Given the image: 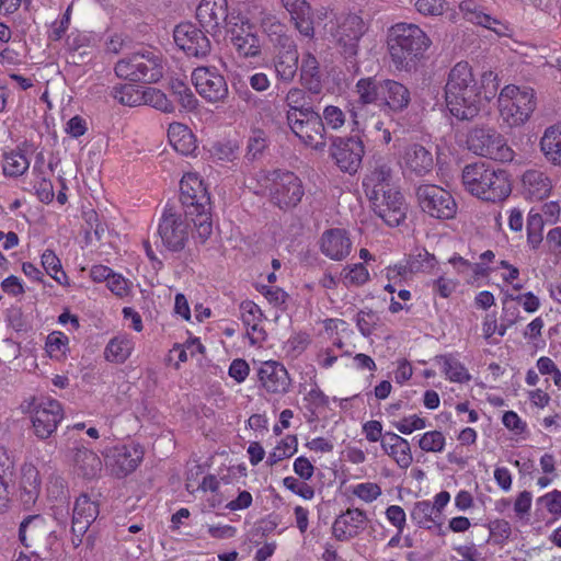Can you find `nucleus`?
Masks as SVG:
<instances>
[{"mask_svg": "<svg viewBox=\"0 0 561 561\" xmlns=\"http://www.w3.org/2000/svg\"><path fill=\"white\" fill-rule=\"evenodd\" d=\"M365 33V25L358 15H348L337 30V43L345 57H354L358 51V42Z\"/></svg>", "mask_w": 561, "mask_h": 561, "instance_id": "obj_22", "label": "nucleus"}, {"mask_svg": "<svg viewBox=\"0 0 561 561\" xmlns=\"http://www.w3.org/2000/svg\"><path fill=\"white\" fill-rule=\"evenodd\" d=\"M525 194L533 199L541 201L550 194L551 181L539 170H527L522 178Z\"/></svg>", "mask_w": 561, "mask_h": 561, "instance_id": "obj_35", "label": "nucleus"}, {"mask_svg": "<svg viewBox=\"0 0 561 561\" xmlns=\"http://www.w3.org/2000/svg\"><path fill=\"white\" fill-rule=\"evenodd\" d=\"M411 103V92L403 83L383 79L381 108L390 113H401Z\"/></svg>", "mask_w": 561, "mask_h": 561, "instance_id": "obj_25", "label": "nucleus"}, {"mask_svg": "<svg viewBox=\"0 0 561 561\" xmlns=\"http://www.w3.org/2000/svg\"><path fill=\"white\" fill-rule=\"evenodd\" d=\"M369 518L360 508H347L332 524V536L339 541H350L364 533Z\"/></svg>", "mask_w": 561, "mask_h": 561, "instance_id": "obj_19", "label": "nucleus"}, {"mask_svg": "<svg viewBox=\"0 0 561 561\" xmlns=\"http://www.w3.org/2000/svg\"><path fill=\"white\" fill-rule=\"evenodd\" d=\"M231 43L240 57L252 58L261 54V44L252 27L230 31Z\"/></svg>", "mask_w": 561, "mask_h": 561, "instance_id": "obj_32", "label": "nucleus"}, {"mask_svg": "<svg viewBox=\"0 0 561 561\" xmlns=\"http://www.w3.org/2000/svg\"><path fill=\"white\" fill-rule=\"evenodd\" d=\"M114 70L118 78L130 82L156 83L163 77V57L157 50L144 48L119 59Z\"/></svg>", "mask_w": 561, "mask_h": 561, "instance_id": "obj_4", "label": "nucleus"}, {"mask_svg": "<svg viewBox=\"0 0 561 561\" xmlns=\"http://www.w3.org/2000/svg\"><path fill=\"white\" fill-rule=\"evenodd\" d=\"M171 90L175 100L182 105L183 108L188 111L196 108L198 101L192 90L183 81H172Z\"/></svg>", "mask_w": 561, "mask_h": 561, "instance_id": "obj_52", "label": "nucleus"}, {"mask_svg": "<svg viewBox=\"0 0 561 561\" xmlns=\"http://www.w3.org/2000/svg\"><path fill=\"white\" fill-rule=\"evenodd\" d=\"M75 471L84 479H94L100 476L103 462L101 458L88 448H77L73 454Z\"/></svg>", "mask_w": 561, "mask_h": 561, "instance_id": "obj_33", "label": "nucleus"}, {"mask_svg": "<svg viewBox=\"0 0 561 561\" xmlns=\"http://www.w3.org/2000/svg\"><path fill=\"white\" fill-rule=\"evenodd\" d=\"M144 453L137 446L116 447L108 458V466L116 476L123 477L133 472L142 459Z\"/></svg>", "mask_w": 561, "mask_h": 561, "instance_id": "obj_27", "label": "nucleus"}, {"mask_svg": "<svg viewBox=\"0 0 561 561\" xmlns=\"http://www.w3.org/2000/svg\"><path fill=\"white\" fill-rule=\"evenodd\" d=\"M445 436L439 431H430L424 433L420 440L419 446L426 453H440L445 447Z\"/></svg>", "mask_w": 561, "mask_h": 561, "instance_id": "obj_55", "label": "nucleus"}, {"mask_svg": "<svg viewBox=\"0 0 561 561\" xmlns=\"http://www.w3.org/2000/svg\"><path fill=\"white\" fill-rule=\"evenodd\" d=\"M41 492V479L38 470L31 463H26L21 469L20 499L24 506L30 507L35 504Z\"/></svg>", "mask_w": 561, "mask_h": 561, "instance_id": "obj_31", "label": "nucleus"}, {"mask_svg": "<svg viewBox=\"0 0 561 561\" xmlns=\"http://www.w3.org/2000/svg\"><path fill=\"white\" fill-rule=\"evenodd\" d=\"M41 263L46 273L53 277L58 284L64 285L67 283L68 277L62 271L59 257L53 250H45L41 257Z\"/></svg>", "mask_w": 561, "mask_h": 561, "instance_id": "obj_47", "label": "nucleus"}, {"mask_svg": "<svg viewBox=\"0 0 561 561\" xmlns=\"http://www.w3.org/2000/svg\"><path fill=\"white\" fill-rule=\"evenodd\" d=\"M298 440L295 435H287L267 457V465L274 466L297 451Z\"/></svg>", "mask_w": 561, "mask_h": 561, "instance_id": "obj_48", "label": "nucleus"}, {"mask_svg": "<svg viewBox=\"0 0 561 561\" xmlns=\"http://www.w3.org/2000/svg\"><path fill=\"white\" fill-rule=\"evenodd\" d=\"M467 147L474 154L494 161L510 162L514 158V151L506 139L492 127L472 128L467 137Z\"/></svg>", "mask_w": 561, "mask_h": 561, "instance_id": "obj_6", "label": "nucleus"}, {"mask_svg": "<svg viewBox=\"0 0 561 561\" xmlns=\"http://www.w3.org/2000/svg\"><path fill=\"white\" fill-rule=\"evenodd\" d=\"M410 517L417 527L424 529H432L436 525V519L439 517L432 506L430 501H419L414 503Z\"/></svg>", "mask_w": 561, "mask_h": 561, "instance_id": "obj_43", "label": "nucleus"}, {"mask_svg": "<svg viewBox=\"0 0 561 561\" xmlns=\"http://www.w3.org/2000/svg\"><path fill=\"white\" fill-rule=\"evenodd\" d=\"M539 146L545 159L550 164L561 168V125L547 127Z\"/></svg>", "mask_w": 561, "mask_h": 561, "instance_id": "obj_34", "label": "nucleus"}, {"mask_svg": "<svg viewBox=\"0 0 561 561\" xmlns=\"http://www.w3.org/2000/svg\"><path fill=\"white\" fill-rule=\"evenodd\" d=\"M546 244L550 253L561 259V227L549 230L546 237Z\"/></svg>", "mask_w": 561, "mask_h": 561, "instance_id": "obj_64", "label": "nucleus"}, {"mask_svg": "<svg viewBox=\"0 0 561 561\" xmlns=\"http://www.w3.org/2000/svg\"><path fill=\"white\" fill-rule=\"evenodd\" d=\"M369 279V273L362 263L347 265L341 272V280L344 286H362Z\"/></svg>", "mask_w": 561, "mask_h": 561, "instance_id": "obj_49", "label": "nucleus"}, {"mask_svg": "<svg viewBox=\"0 0 561 561\" xmlns=\"http://www.w3.org/2000/svg\"><path fill=\"white\" fill-rule=\"evenodd\" d=\"M373 211L388 226L398 227L407 217V204L398 190L368 197Z\"/></svg>", "mask_w": 561, "mask_h": 561, "instance_id": "obj_13", "label": "nucleus"}, {"mask_svg": "<svg viewBox=\"0 0 561 561\" xmlns=\"http://www.w3.org/2000/svg\"><path fill=\"white\" fill-rule=\"evenodd\" d=\"M320 115L325 129L329 128L332 130H339L344 126L346 122L345 113L342 108L335 105L325 106L322 114Z\"/></svg>", "mask_w": 561, "mask_h": 561, "instance_id": "obj_54", "label": "nucleus"}, {"mask_svg": "<svg viewBox=\"0 0 561 561\" xmlns=\"http://www.w3.org/2000/svg\"><path fill=\"white\" fill-rule=\"evenodd\" d=\"M168 138L172 147L182 154H187L195 148L193 134L184 124H170Z\"/></svg>", "mask_w": 561, "mask_h": 561, "instance_id": "obj_40", "label": "nucleus"}, {"mask_svg": "<svg viewBox=\"0 0 561 561\" xmlns=\"http://www.w3.org/2000/svg\"><path fill=\"white\" fill-rule=\"evenodd\" d=\"M131 351V340L126 336H116L107 343L104 350V357L108 362L122 364L130 356Z\"/></svg>", "mask_w": 561, "mask_h": 561, "instance_id": "obj_42", "label": "nucleus"}, {"mask_svg": "<svg viewBox=\"0 0 561 561\" xmlns=\"http://www.w3.org/2000/svg\"><path fill=\"white\" fill-rule=\"evenodd\" d=\"M227 0H202L196 9V19L213 36L219 34L227 19Z\"/></svg>", "mask_w": 561, "mask_h": 561, "instance_id": "obj_20", "label": "nucleus"}, {"mask_svg": "<svg viewBox=\"0 0 561 561\" xmlns=\"http://www.w3.org/2000/svg\"><path fill=\"white\" fill-rule=\"evenodd\" d=\"M240 309L241 319L245 325L261 322L263 313L259 306L253 301H243Z\"/></svg>", "mask_w": 561, "mask_h": 561, "instance_id": "obj_62", "label": "nucleus"}, {"mask_svg": "<svg viewBox=\"0 0 561 561\" xmlns=\"http://www.w3.org/2000/svg\"><path fill=\"white\" fill-rule=\"evenodd\" d=\"M383 80H377L375 77L362 78L356 83L358 103L362 105L382 103Z\"/></svg>", "mask_w": 561, "mask_h": 561, "instance_id": "obj_38", "label": "nucleus"}, {"mask_svg": "<svg viewBox=\"0 0 561 561\" xmlns=\"http://www.w3.org/2000/svg\"><path fill=\"white\" fill-rule=\"evenodd\" d=\"M365 147L359 136L335 137L331 146V156L343 172L355 173L360 167Z\"/></svg>", "mask_w": 561, "mask_h": 561, "instance_id": "obj_15", "label": "nucleus"}, {"mask_svg": "<svg viewBox=\"0 0 561 561\" xmlns=\"http://www.w3.org/2000/svg\"><path fill=\"white\" fill-rule=\"evenodd\" d=\"M259 388L271 396H284L290 391L291 378L286 367L277 360H266L256 369Z\"/></svg>", "mask_w": 561, "mask_h": 561, "instance_id": "obj_14", "label": "nucleus"}, {"mask_svg": "<svg viewBox=\"0 0 561 561\" xmlns=\"http://www.w3.org/2000/svg\"><path fill=\"white\" fill-rule=\"evenodd\" d=\"M459 10L468 22L492 30L497 35H505L508 31V27L501 21L484 13L474 0L461 1Z\"/></svg>", "mask_w": 561, "mask_h": 561, "instance_id": "obj_29", "label": "nucleus"}, {"mask_svg": "<svg viewBox=\"0 0 561 561\" xmlns=\"http://www.w3.org/2000/svg\"><path fill=\"white\" fill-rule=\"evenodd\" d=\"M213 154L220 161H233L238 158L239 146L236 141L232 140L218 142L213 148Z\"/></svg>", "mask_w": 561, "mask_h": 561, "instance_id": "obj_60", "label": "nucleus"}, {"mask_svg": "<svg viewBox=\"0 0 561 561\" xmlns=\"http://www.w3.org/2000/svg\"><path fill=\"white\" fill-rule=\"evenodd\" d=\"M436 259L427 251L417 254L416 260H412L408 265L397 264L387 268V278L394 284L404 278L409 273L417 272L423 268H433Z\"/></svg>", "mask_w": 561, "mask_h": 561, "instance_id": "obj_36", "label": "nucleus"}, {"mask_svg": "<svg viewBox=\"0 0 561 561\" xmlns=\"http://www.w3.org/2000/svg\"><path fill=\"white\" fill-rule=\"evenodd\" d=\"M376 319L377 317L373 311L360 310L357 313L356 324L364 336H369L373 333Z\"/></svg>", "mask_w": 561, "mask_h": 561, "instance_id": "obj_63", "label": "nucleus"}, {"mask_svg": "<svg viewBox=\"0 0 561 561\" xmlns=\"http://www.w3.org/2000/svg\"><path fill=\"white\" fill-rule=\"evenodd\" d=\"M527 242L533 249H537L542 242L543 219L538 213H529L527 217Z\"/></svg>", "mask_w": 561, "mask_h": 561, "instance_id": "obj_53", "label": "nucleus"}, {"mask_svg": "<svg viewBox=\"0 0 561 561\" xmlns=\"http://www.w3.org/2000/svg\"><path fill=\"white\" fill-rule=\"evenodd\" d=\"M173 38L176 46L188 57L205 58L211 50L209 38L191 22L176 25Z\"/></svg>", "mask_w": 561, "mask_h": 561, "instance_id": "obj_16", "label": "nucleus"}, {"mask_svg": "<svg viewBox=\"0 0 561 561\" xmlns=\"http://www.w3.org/2000/svg\"><path fill=\"white\" fill-rule=\"evenodd\" d=\"M142 104L150 105L164 113H171L174 110L172 102L162 91L150 87L142 90Z\"/></svg>", "mask_w": 561, "mask_h": 561, "instance_id": "obj_50", "label": "nucleus"}, {"mask_svg": "<svg viewBox=\"0 0 561 561\" xmlns=\"http://www.w3.org/2000/svg\"><path fill=\"white\" fill-rule=\"evenodd\" d=\"M462 183L471 195L485 202H502L512 192L508 173L485 162L466 165Z\"/></svg>", "mask_w": 561, "mask_h": 561, "instance_id": "obj_3", "label": "nucleus"}, {"mask_svg": "<svg viewBox=\"0 0 561 561\" xmlns=\"http://www.w3.org/2000/svg\"><path fill=\"white\" fill-rule=\"evenodd\" d=\"M298 51L276 53L274 56L276 77L285 83H290L298 71Z\"/></svg>", "mask_w": 561, "mask_h": 561, "instance_id": "obj_39", "label": "nucleus"}, {"mask_svg": "<svg viewBox=\"0 0 561 561\" xmlns=\"http://www.w3.org/2000/svg\"><path fill=\"white\" fill-rule=\"evenodd\" d=\"M266 148V138L262 130H254L248 140L245 159L254 161L260 158Z\"/></svg>", "mask_w": 561, "mask_h": 561, "instance_id": "obj_56", "label": "nucleus"}, {"mask_svg": "<svg viewBox=\"0 0 561 561\" xmlns=\"http://www.w3.org/2000/svg\"><path fill=\"white\" fill-rule=\"evenodd\" d=\"M158 233L162 244L168 250L180 252L185 248L188 240L190 225L174 207L167 206L159 222Z\"/></svg>", "mask_w": 561, "mask_h": 561, "instance_id": "obj_12", "label": "nucleus"}, {"mask_svg": "<svg viewBox=\"0 0 561 561\" xmlns=\"http://www.w3.org/2000/svg\"><path fill=\"white\" fill-rule=\"evenodd\" d=\"M353 494L366 503H371L381 495V488L377 483L363 482L353 488Z\"/></svg>", "mask_w": 561, "mask_h": 561, "instance_id": "obj_59", "label": "nucleus"}, {"mask_svg": "<svg viewBox=\"0 0 561 561\" xmlns=\"http://www.w3.org/2000/svg\"><path fill=\"white\" fill-rule=\"evenodd\" d=\"M271 202L280 209L296 207L305 195L301 180L293 172L274 171L268 187Z\"/></svg>", "mask_w": 561, "mask_h": 561, "instance_id": "obj_11", "label": "nucleus"}, {"mask_svg": "<svg viewBox=\"0 0 561 561\" xmlns=\"http://www.w3.org/2000/svg\"><path fill=\"white\" fill-rule=\"evenodd\" d=\"M195 226L194 238L205 243L213 233V222L209 210L196 211L191 216Z\"/></svg>", "mask_w": 561, "mask_h": 561, "instance_id": "obj_51", "label": "nucleus"}, {"mask_svg": "<svg viewBox=\"0 0 561 561\" xmlns=\"http://www.w3.org/2000/svg\"><path fill=\"white\" fill-rule=\"evenodd\" d=\"M285 104L287 106L286 118L300 115L305 110L313 108L308 102V96L302 89L291 88L285 96Z\"/></svg>", "mask_w": 561, "mask_h": 561, "instance_id": "obj_44", "label": "nucleus"}, {"mask_svg": "<svg viewBox=\"0 0 561 561\" xmlns=\"http://www.w3.org/2000/svg\"><path fill=\"white\" fill-rule=\"evenodd\" d=\"M320 250L323 255L333 261L344 260L352 250L347 231L341 228L325 230L320 238Z\"/></svg>", "mask_w": 561, "mask_h": 561, "instance_id": "obj_21", "label": "nucleus"}, {"mask_svg": "<svg viewBox=\"0 0 561 561\" xmlns=\"http://www.w3.org/2000/svg\"><path fill=\"white\" fill-rule=\"evenodd\" d=\"M33 431L39 439L49 438L64 419L61 403L51 398H33L26 405Z\"/></svg>", "mask_w": 561, "mask_h": 561, "instance_id": "obj_7", "label": "nucleus"}, {"mask_svg": "<svg viewBox=\"0 0 561 561\" xmlns=\"http://www.w3.org/2000/svg\"><path fill=\"white\" fill-rule=\"evenodd\" d=\"M392 176L393 172L390 163L382 159L376 160L374 168L366 174L363 181L367 197L396 190L391 184Z\"/></svg>", "mask_w": 561, "mask_h": 561, "instance_id": "obj_24", "label": "nucleus"}, {"mask_svg": "<svg viewBox=\"0 0 561 561\" xmlns=\"http://www.w3.org/2000/svg\"><path fill=\"white\" fill-rule=\"evenodd\" d=\"M300 82L312 94H319L322 91L319 62L311 53L304 55L300 67Z\"/></svg>", "mask_w": 561, "mask_h": 561, "instance_id": "obj_37", "label": "nucleus"}, {"mask_svg": "<svg viewBox=\"0 0 561 561\" xmlns=\"http://www.w3.org/2000/svg\"><path fill=\"white\" fill-rule=\"evenodd\" d=\"M99 513V504L89 495L81 494L75 502L71 529L78 534H85Z\"/></svg>", "mask_w": 561, "mask_h": 561, "instance_id": "obj_28", "label": "nucleus"}, {"mask_svg": "<svg viewBox=\"0 0 561 561\" xmlns=\"http://www.w3.org/2000/svg\"><path fill=\"white\" fill-rule=\"evenodd\" d=\"M112 96L123 105H142V90L134 84H119L113 88Z\"/></svg>", "mask_w": 561, "mask_h": 561, "instance_id": "obj_45", "label": "nucleus"}, {"mask_svg": "<svg viewBox=\"0 0 561 561\" xmlns=\"http://www.w3.org/2000/svg\"><path fill=\"white\" fill-rule=\"evenodd\" d=\"M19 538L26 548L36 549V554L51 551L58 540L50 523L42 515H30L24 518L20 525Z\"/></svg>", "mask_w": 561, "mask_h": 561, "instance_id": "obj_9", "label": "nucleus"}, {"mask_svg": "<svg viewBox=\"0 0 561 561\" xmlns=\"http://www.w3.org/2000/svg\"><path fill=\"white\" fill-rule=\"evenodd\" d=\"M437 363L442 366L443 373L453 382H468L471 375L467 368L455 357L450 355H440L436 357Z\"/></svg>", "mask_w": 561, "mask_h": 561, "instance_id": "obj_41", "label": "nucleus"}, {"mask_svg": "<svg viewBox=\"0 0 561 561\" xmlns=\"http://www.w3.org/2000/svg\"><path fill=\"white\" fill-rule=\"evenodd\" d=\"M415 197L423 213L436 219H451L457 214V204L453 195L435 184H420Z\"/></svg>", "mask_w": 561, "mask_h": 561, "instance_id": "obj_8", "label": "nucleus"}, {"mask_svg": "<svg viewBox=\"0 0 561 561\" xmlns=\"http://www.w3.org/2000/svg\"><path fill=\"white\" fill-rule=\"evenodd\" d=\"M285 10L290 14L296 30L306 37H313V12L306 0H280Z\"/></svg>", "mask_w": 561, "mask_h": 561, "instance_id": "obj_26", "label": "nucleus"}, {"mask_svg": "<svg viewBox=\"0 0 561 561\" xmlns=\"http://www.w3.org/2000/svg\"><path fill=\"white\" fill-rule=\"evenodd\" d=\"M68 337L62 333H50L47 336L46 350L50 357H60L66 353Z\"/></svg>", "mask_w": 561, "mask_h": 561, "instance_id": "obj_58", "label": "nucleus"}, {"mask_svg": "<svg viewBox=\"0 0 561 561\" xmlns=\"http://www.w3.org/2000/svg\"><path fill=\"white\" fill-rule=\"evenodd\" d=\"M30 162L23 153L16 151L4 153L2 164L4 175L13 178L20 176L26 172Z\"/></svg>", "mask_w": 561, "mask_h": 561, "instance_id": "obj_46", "label": "nucleus"}, {"mask_svg": "<svg viewBox=\"0 0 561 561\" xmlns=\"http://www.w3.org/2000/svg\"><path fill=\"white\" fill-rule=\"evenodd\" d=\"M293 134L306 146L321 150L327 146V130L321 115L314 110H305L300 115L286 118Z\"/></svg>", "mask_w": 561, "mask_h": 561, "instance_id": "obj_10", "label": "nucleus"}, {"mask_svg": "<svg viewBox=\"0 0 561 561\" xmlns=\"http://www.w3.org/2000/svg\"><path fill=\"white\" fill-rule=\"evenodd\" d=\"M394 427L402 434L409 435L417 430H423L426 427V422L424 419L417 415H410L403 417L401 421L394 423Z\"/></svg>", "mask_w": 561, "mask_h": 561, "instance_id": "obj_61", "label": "nucleus"}, {"mask_svg": "<svg viewBox=\"0 0 561 561\" xmlns=\"http://www.w3.org/2000/svg\"><path fill=\"white\" fill-rule=\"evenodd\" d=\"M415 10L424 16H439L447 9L446 0H416Z\"/></svg>", "mask_w": 561, "mask_h": 561, "instance_id": "obj_57", "label": "nucleus"}, {"mask_svg": "<svg viewBox=\"0 0 561 561\" xmlns=\"http://www.w3.org/2000/svg\"><path fill=\"white\" fill-rule=\"evenodd\" d=\"M499 89L497 75L485 71L477 79L467 61L457 62L445 84V101L449 113L459 121H471L490 102Z\"/></svg>", "mask_w": 561, "mask_h": 561, "instance_id": "obj_1", "label": "nucleus"}, {"mask_svg": "<svg viewBox=\"0 0 561 561\" xmlns=\"http://www.w3.org/2000/svg\"><path fill=\"white\" fill-rule=\"evenodd\" d=\"M197 93L207 102H224L228 96V85L224 76L216 69L198 67L192 73Z\"/></svg>", "mask_w": 561, "mask_h": 561, "instance_id": "obj_17", "label": "nucleus"}, {"mask_svg": "<svg viewBox=\"0 0 561 561\" xmlns=\"http://www.w3.org/2000/svg\"><path fill=\"white\" fill-rule=\"evenodd\" d=\"M430 46V37L416 24L401 22L388 30V54L399 71L414 70Z\"/></svg>", "mask_w": 561, "mask_h": 561, "instance_id": "obj_2", "label": "nucleus"}, {"mask_svg": "<svg viewBox=\"0 0 561 561\" xmlns=\"http://www.w3.org/2000/svg\"><path fill=\"white\" fill-rule=\"evenodd\" d=\"M434 167L432 152L420 144L409 145L402 154V168L417 176L428 174Z\"/></svg>", "mask_w": 561, "mask_h": 561, "instance_id": "obj_23", "label": "nucleus"}, {"mask_svg": "<svg viewBox=\"0 0 561 561\" xmlns=\"http://www.w3.org/2000/svg\"><path fill=\"white\" fill-rule=\"evenodd\" d=\"M381 448L400 468L407 469L411 466L413 457L410 444L400 435L387 432L381 439Z\"/></svg>", "mask_w": 561, "mask_h": 561, "instance_id": "obj_30", "label": "nucleus"}, {"mask_svg": "<svg viewBox=\"0 0 561 561\" xmlns=\"http://www.w3.org/2000/svg\"><path fill=\"white\" fill-rule=\"evenodd\" d=\"M500 114L510 126L525 124L537 106V98L533 88L505 85L497 99Z\"/></svg>", "mask_w": 561, "mask_h": 561, "instance_id": "obj_5", "label": "nucleus"}, {"mask_svg": "<svg viewBox=\"0 0 561 561\" xmlns=\"http://www.w3.org/2000/svg\"><path fill=\"white\" fill-rule=\"evenodd\" d=\"M180 201L187 216L210 209V197L203 181L193 173L184 175L180 182Z\"/></svg>", "mask_w": 561, "mask_h": 561, "instance_id": "obj_18", "label": "nucleus"}]
</instances>
